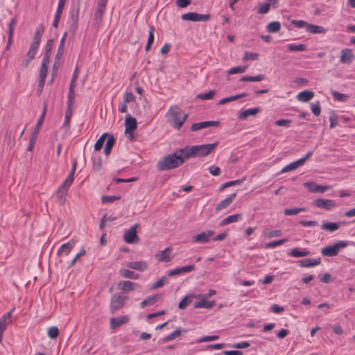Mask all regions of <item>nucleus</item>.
<instances>
[{
	"mask_svg": "<svg viewBox=\"0 0 355 355\" xmlns=\"http://www.w3.org/2000/svg\"><path fill=\"white\" fill-rule=\"evenodd\" d=\"M313 154L312 151H309L307 153V154L302 158L297 159V161H295V163L298 168L299 166L303 165L304 162L311 156Z\"/></svg>",
	"mask_w": 355,
	"mask_h": 355,
	"instance_id": "57",
	"label": "nucleus"
},
{
	"mask_svg": "<svg viewBox=\"0 0 355 355\" xmlns=\"http://www.w3.org/2000/svg\"><path fill=\"white\" fill-rule=\"evenodd\" d=\"M347 246V243L344 241H340L332 245H328L323 248L321 250L322 254L326 257L336 256L340 249Z\"/></svg>",
	"mask_w": 355,
	"mask_h": 355,
	"instance_id": "5",
	"label": "nucleus"
},
{
	"mask_svg": "<svg viewBox=\"0 0 355 355\" xmlns=\"http://www.w3.org/2000/svg\"><path fill=\"white\" fill-rule=\"evenodd\" d=\"M48 67L41 66L40 71L39 85L43 87L47 75Z\"/></svg>",
	"mask_w": 355,
	"mask_h": 355,
	"instance_id": "38",
	"label": "nucleus"
},
{
	"mask_svg": "<svg viewBox=\"0 0 355 355\" xmlns=\"http://www.w3.org/2000/svg\"><path fill=\"white\" fill-rule=\"evenodd\" d=\"M304 185L308 188L309 191L312 193H323L329 188L328 186L318 185L311 182L305 183Z\"/></svg>",
	"mask_w": 355,
	"mask_h": 355,
	"instance_id": "19",
	"label": "nucleus"
},
{
	"mask_svg": "<svg viewBox=\"0 0 355 355\" xmlns=\"http://www.w3.org/2000/svg\"><path fill=\"white\" fill-rule=\"evenodd\" d=\"M215 92L214 90H211L207 93L199 94L197 97L200 99H211L214 97Z\"/></svg>",
	"mask_w": 355,
	"mask_h": 355,
	"instance_id": "62",
	"label": "nucleus"
},
{
	"mask_svg": "<svg viewBox=\"0 0 355 355\" xmlns=\"http://www.w3.org/2000/svg\"><path fill=\"white\" fill-rule=\"evenodd\" d=\"M270 3H265L260 5L258 12L260 14H266L269 11L270 9Z\"/></svg>",
	"mask_w": 355,
	"mask_h": 355,
	"instance_id": "63",
	"label": "nucleus"
},
{
	"mask_svg": "<svg viewBox=\"0 0 355 355\" xmlns=\"http://www.w3.org/2000/svg\"><path fill=\"white\" fill-rule=\"evenodd\" d=\"M166 282L167 278L164 276L162 277L159 279H158L156 282L150 286V289H156L157 288H160L163 286Z\"/></svg>",
	"mask_w": 355,
	"mask_h": 355,
	"instance_id": "49",
	"label": "nucleus"
},
{
	"mask_svg": "<svg viewBox=\"0 0 355 355\" xmlns=\"http://www.w3.org/2000/svg\"><path fill=\"white\" fill-rule=\"evenodd\" d=\"M11 313L8 312L4 314L0 318V343L2 341L3 333L6 330L7 325L10 321Z\"/></svg>",
	"mask_w": 355,
	"mask_h": 355,
	"instance_id": "17",
	"label": "nucleus"
},
{
	"mask_svg": "<svg viewBox=\"0 0 355 355\" xmlns=\"http://www.w3.org/2000/svg\"><path fill=\"white\" fill-rule=\"evenodd\" d=\"M219 124L218 121H203L200 123H193L191 127V130L192 132H196L199 130L207 128L208 127L211 126H218Z\"/></svg>",
	"mask_w": 355,
	"mask_h": 355,
	"instance_id": "11",
	"label": "nucleus"
},
{
	"mask_svg": "<svg viewBox=\"0 0 355 355\" xmlns=\"http://www.w3.org/2000/svg\"><path fill=\"white\" fill-rule=\"evenodd\" d=\"M73 247V243H66L62 244L58 250L57 254L61 256L62 254L68 255Z\"/></svg>",
	"mask_w": 355,
	"mask_h": 355,
	"instance_id": "30",
	"label": "nucleus"
},
{
	"mask_svg": "<svg viewBox=\"0 0 355 355\" xmlns=\"http://www.w3.org/2000/svg\"><path fill=\"white\" fill-rule=\"evenodd\" d=\"M292 123L291 121L288 119H280L277 120L275 122V125L277 126H284L288 128L291 126V124Z\"/></svg>",
	"mask_w": 355,
	"mask_h": 355,
	"instance_id": "59",
	"label": "nucleus"
},
{
	"mask_svg": "<svg viewBox=\"0 0 355 355\" xmlns=\"http://www.w3.org/2000/svg\"><path fill=\"white\" fill-rule=\"evenodd\" d=\"M48 336L51 339L56 338L59 335V329L57 327H51L47 331Z\"/></svg>",
	"mask_w": 355,
	"mask_h": 355,
	"instance_id": "44",
	"label": "nucleus"
},
{
	"mask_svg": "<svg viewBox=\"0 0 355 355\" xmlns=\"http://www.w3.org/2000/svg\"><path fill=\"white\" fill-rule=\"evenodd\" d=\"M247 69L246 66H237L232 68H230L227 73L229 74H235V73H244Z\"/></svg>",
	"mask_w": 355,
	"mask_h": 355,
	"instance_id": "42",
	"label": "nucleus"
},
{
	"mask_svg": "<svg viewBox=\"0 0 355 355\" xmlns=\"http://www.w3.org/2000/svg\"><path fill=\"white\" fill-rule=\"evenodd\" d=\"M17 23L16 17H13L10 19L8 24V44L10 45L12 42L13 32L14 28Z\"/></svg>",
	"mask_w": 355,
	"mask_h": 355,
	"instance_id": "29",
	"label": "nucleus"
},
{
	"mask_svg": "<svg viewBox=\"0 0 355 355\" xmlns=\"http://www.w3.org/2000/svg\"><path fill=\"white\" fill-rule=\"evenodd\" d=\"M327 28L322 26H318L313 24L307 25L306 32L311 34H324L327 33Z\"/></svg>",
	"mask_w": 355,
	"mask_h": 355,
	"instance_id": "22",
	"label": "nucleus"
},
{
	"mask_svg": "<svg viewBox=\"0 0 355 355\" xmlns=\"http://www.w3.org/2000/svg\"><path fill=\"white\" fill-rule=\"evenodd\" d=\"M154 28L151 26L150 28L149 34H148V42L146 46V50L148 51L150 49V46L154 41Z\"/></svg>",
	"mask_w": 355,
	"mask_h": 355,
	"instance_id": "45",
	"label": "nucleus"
},
{
	"mask_svg": "<svg viewBox=\"0 0 355 355\" xmlns=\"http://www.w3.org/2000/svg\"><path fill=\"white\" fill-rule=\"evenodd\" d=\"M258 57H259V55L257 53L246 51V52H245L243 59L244 60H255L258 58Z\"/></svg>",
	"mask_w": 355,
	"mask_h": 355,
	"instance_id": "60",
	"label": "nucleus"
},
{
	"mask_svg": "<svg viewBox=\"0 0 355 355\" xmlns=\"http://www.w3.org/2000/svg\"><path fill=\"white\" fill-rule=\"evenodd\" d=\"M354 58V56L351 49H345L342 50L340 60L342 63H349Z\"/></svg>",
	"mask_w": 355,
	"mask_h": 355,
	"instance_id": "24",
	"label": "nucleus"
},
{
	"mask_svg": "<svg viewBox=\"0 0 355 355\" xmlns=\"http://www.w3.org/2000/svg\"><path fill=\"white\" fill-rule=\"evenodd\" d=\"M246 96H247L246 93H242L241 94H237V95H235V96H230V97H227V98H223L220 100V101L218 102V105H223V104L227 103L228 102L236 100V99L240 98L241 97H245Z\"/></svg>",
	"mask_w": 355,
	"mask_h": 355,
	"instance_id": "36",
	"label": "nucleus"
},
{
	"mask_svg": "<svg viewBox=\"0 0 355 355\" xmlns=\"http://www.w3.org/2000/svg\"><path fill=\"white\" fill-rule=\"evenodd\" d=\"M265 78L264 75L260 74L257 76H243L241 78V81H261Z\"/></svg>",
	"mask_w": 355,
	"mask_h": 355,
	"instance_id": "43",
	"label": "nucleus"
},
{
	"mask_svg": "<svg viewBox=\"0 0 355 355\" xmlns=\"http://www.w3.org/2000/svg\"><path fill=\"white\" fill-rule=\"evenodd\" d=\"M139 285L130 281H121L118 283V288L124 292H130L137 289Z\"/></svg>",
	"mask_w": 355,
	"mask_h": 355,
	"instance_id": "10",
	"label": "nucleus"
},
{
	"mask_svg": "<svg viewBox=\"0 0 355 355\" xmlns=\"http://www.w3.org/2000/svg\"><path fill=\"white\" fill-rule=\"evenodd\" d=\"M236 196V193H232L227 198H226L225 199H224L223 200L220 202L217 205V206L216 207V210L220 211V210L227 208L235 199Z\"/></svg>",
	"mask_w": 355,
	"mask_h": 355,
	"instance_id": "20",
	"label": "nucleus"
},
{
	"mask_svg": "<svg viewBox=\"0 0 355 355\" xmlns=\"http://www.w3.org/2000/svg\"><path fill=\"white\" fill-rule=\"evenodd\" d=\"M280 28H281V24L279 21H276L270 22L266 26L267 31L269 33H272L278 32L280 30Z\"/></svg>",
	"mask_w": 355,
	"mask_h": 355,
	"instance_id": "35",
	"label": "nucleus"
},
{
	"mask_svg": "<svg viewBox=\"0 0 355 355\" xmlns=\"http://www.w3.org/2000/svg\"><path fill=\"white\" fill-rule=\"evenodd\" d=\"M119 196H103L101 198V200L103 203H110L119 200Z\"/></svg>",
	"mask_w": 355,
	"mask_h": 355,
	"instance_id": "55",
	"label": "nucleus"
},
{
	"mask_svg": "<svg viewBox=\"0 0 355 355\" xmlns=\"http://www.w3.org/2000/svg\"><path fill=\"white\" fill-rule=\"evenodd\" d=\"M192 302V299L191 297L186 296L180 303L178 307L180 309H184L188 306L189 304Z\"/></svg>",
	"mask_w": 355,
	"mask_h": 355,
	"instance_id": "56",
	"label": "nucleus"
},
{
	"mask_svg": "<svg viewBox=\"0 0 355 355\" xmlns=\"http://www.w3.org/2000/svg\"><path fill=\"white\" fill-rule=\"evenodd\" d=\"M65 1H66V0H59L57 10H56L55 17H54L53 24V25L55 28L58 27Z\"/></svg>",
	"mask_w": 355,
	"mask_h": 355,
	"instance_id": "25",
	"label": "nucleus"
},
{
	"mask_svg": "<svg viewBox=\"0 0 355 355\" xmlns=\"http://www.w3.org/2000/svg\"><path fill=\"white\" fill-rule=\"evenodd\" d=\"M108 135H101L100 138L96 141L94 145V149L96 150H99L103 147V145L105 142V139L107 137Z\"/></svg>",
	"mask_w": 355,
	"mask_h": 355,
	"instance_id": "48",
	"label": "nucleus"
},
{
	"mask_svg": "<svg viewBox=\"0 0 355 355\" xmlns=\"http://www.w3.org/2000/svg\"><path fill=\"white\" fill-rule=\"evenodd\" d=\"M119 273L124 278L132 279H137L139 278L138 274L128 269H121Z\"/></svg>",
	"mask_w": 355,
	"mask_h": 355,
	"instance_id": "31",
	"label": "nucleus"
},
{
	"mask_svg": "<svg viewBox=\"0 0 355 355\" xmlns=\"http://www.w3.org/2000/svg\"><path fill=\"white\" fill-rule=\"evenodd\" d=\"M138 226L139 225L137 224H135V225L131 226L129 230L125 232L123 239L127 243H135L139 241V239L137 235V228Z\"/></svg>",
	"mask_w": 355,
	"mask_h": 355,
	"instance_id": "7",
	"label": "nucleus"
},
{
	"mask_svg": "<svg viewBox=\"0 0 355 355\" xmlns=\"http://www.w3.org/2000/svg\"><path fill=\"white\" fill-rule=\"evenodd\" d=\"M242 182H243V180H233V181L227 182L221 185L220 190L222 191L227 187L234 186V185L241 184Z\"/></svg>",
	"mask_w": 355,
	"mask_h": 355,
	"instance_id": "52",
	"label": "nucleus"
},
{
	"mask_svg": "<svg viewBox=\"0 0 355 355\" xmlns=\"http://www.w3.org/2000/svg\"><path fill=\"white\" fill-rule=\"evenodd\" d=\"M216 293V291L215 290L211 289L209 291L208 293L194 295L192 296V297L208 299L209 297L215 295Z\"/></svg>",
	"mask_w": 355,
	"mask_h": 355,
	"instance_id": "54",
	"label": "nucleus"
},
{
	"mask_svg": "<svg viewBox=\"0 0 355 355\" xmlns=\"http://www.w3.org/2000/svg\"><path fill=\"white\" fill-rule=\"evenodd\" d=\"M306 208L304 207H294L291 209H286L284 211V213L286 216H291V215H296L302 211H305Z\"/></svg>",
	"mask_w": 355,
	"mask_h": 355,
	"instance_id": "39",
	"label": "nucleus"
},
{
	"mask_svg": "<svg viewBox=\"0 0 355 355\" xmlns=\"http://www.w3.org/2000/svg\"><path fill=\"white\" fill-rule=\"evenodd\" d=\"M114 137L111 136V137H108V139L106 141L105 147L104 148V153L106 155H108L110 153L111 150L114 146Z\"/></svg>",
	"mask_w": 355,
	"mask_h": 355,
	"instance_id": "40",
	"label": "nucleus"
},
{
	"mask_svg": "<svg viewBox=\"0 0 355 355\" xmlns=\"http://www.w3.org/2000/svg\"><path fill=\"white\" fill-rule=\"evenodd\" d=\"M107 3V0H98L96 9L94 13L95 18L97 19H101L104 11L105 10V6Z\"/></svg>",
	"mask_w": 355,
	"mask_h": 355,
	"instance_id": "18",
	"label": "nucleus"
},
{
	"mask_svg": "<svg viewBox=\"0 0 355 355\" xmlns=\"http://www.w3.org/2000/svg\"><path fill=\"white\" fill-rule=\"evenodd\" d=\"M158 299H159V295H157L150 296V297L146 298L145 300H144L141 302V304H140L141 307L144 308L146 306L153 305L158 300Z\"/></svg>",
	"mask_w": 355,
	"mask_h": 355,
	"instance_id": "34",
	"label": "nucleus"
},
{
	"mask_svg": "<svg viewBox=\"0 0 355 355\" xmlns=\"http://www.w3.org/2000/svg\"><path fill=\"white\" fill-rule=\"evenodd\" d=\"M311 110L313 114L316 116L320 114L321 108L319 102L313 103L311 105Z\"/></svg>",
	"mask_w": 355,
	"mask_h": 355,
	"instance_id": "53",
	"label": "nucleus"
},
{
	"mask_svg": "<svg viewBox=\"0 0 355 355\" xmlns=\"http://www.w3.org/2000/svg\"><path fill=\"white\" fill-rule=\"evenodd\" d=\"M195 269L196 267L194 265L185 266L168 271V275L171 277L176 275H180L181 273L193 271Z\"/></svg>",
	"mask_w": 355,
	"mask_h": 355,
	"instance_id": "15",
	"label": "nucleus"
},
{
	"mask_svg": "<svg viewBox=\"0 0 355 355\" xmlns=\"http://www.w3.org/2000/svg\"><path fill=\"white\" fill-rule=\"evenodd\" d=\"M76 161H75L73 162V164L72 166L71 171H70L69 174L68 175L67 178L64 180L65 182H67V183L72 184V182H73V180H74V173L76 171Z\"/></svg>",
	"mask_w": 355,
	"mask_h": 355,
	"instance_id": "47",
	"label": "nucleus"
},
{
	"mask_svg": "<svg viewBox=\"0 0 355 355\" xmlns=\"http://www.w3.org/2000/svg\"><path fill=\"white\" fill-rule=\"evenodd\" d=\"M291 24L298 28H305L306 31L307 30V25L309 24V23L306 22L304 20L296 19L292 20Z\"/></svg>",
	"mask_w": 355,
	"mask_h": 355,
	"instance_id": "51",
	"label": "nucleus"
},
{
	"mask_svg": "<svg viewBox=\"0 0 355 355\" xmlns=\"http://www.w3.org/2000/svg\"><path fill=\"white\" fill-rule=\"evenodd\" d=\"M200 301L195 302L193 307L195 309L205 308L211 309L215 305L214 301H207V299L198 298Z\"/></svg>",
	"mask_w": 355,
	"mask_h": 355,
	"instance_id": "23",
	"label": "nucleus"
},
{
	"mask_svg": "<svg viewBox=\"0 0 355 355\" xmlns=\"http://www.w3.org/2000/svg\"><path fill=\"white\" fill-rule=\"evenodd\" d=\"M314 205L319 208H324L326 209H331L336 206L334 200L330 199L320 198L314 201Z\"/></svg>",
	"mask_w": 355,
	"mask_h": 355,
	"instance_id": "12",
	"label": "nucleus"
},
{
	"mask_svg": "<svg viewBox=\"0 0 355 355\" xmlns=\"http://www.w3.org/2000/svg\"><path fill=\"white\" fill-rule=\"evenodd\" d=\"M241 218V214H234V215L229 216L227 218L223 219L220 222V225L224 226L229 223H235Z\"/></svg>",
	"mask_w": 355,
	"mask_h": 355,
	"instance_id": "32",
	"label": "nucleus"
},
{
	"mask_svg": "<svg viewBox=\"0 0 355 355\" xmlns=\"http://www.w3.org/2000/svg\"><path fill=\"white\" fill-rule=\"evenodd\" d=\"M79 10L78 9L73 10L71 12V19L74 25H76L78 21Z\"/></svg>",
	"mask_w": 355,
	"mask_h": 355,
	"instance_id": "64",
	"label": "nucleus"
},
{
	"mask_svg": "<svg viewBox=\"0 0 355 355\" xmlns=\"http://www.w3.org/2000/svg\"><path fill=\"white\" fill-rule=\"evenodd\" d=\"M314 92L309 90H304L297 95V99L301 102H308L314 96Z\"/></svg>",
	"mask_w": 355,
	"mask_h": 355,
	"instance_id": "26",
	"label": "nucleus"
},
{
	"mask_svg": "<svg viewBox=\"0 0 355 355\" xmlns=\"http://www.w3.org/2000/svg\"><path fill=\"white\" fill-rule=\"evenodd\" d=\"M171 249L167 248L164 250L159 251L155 254V259L160 262H168L171 260L170 255Z\"/></svg>",
	"mask_w": 355,
	"mask_h": 355,
	"instance_id": "14",
	"label": "nucleus"
},
{
	"mask_svg": "<svg viewBox=\"0 0 355 355\" xmlns=\"http://www.w3.org/2000/svg\"><path fill=\"white\" fill-rule=\"evenodd\" d=\"M128 298V297L127 296L123 295L121 293H117L112 295L111 297L110 304V312L112 313H114L116 311L122 308L124 306Z\"/></svg>",
	"mask_w": 355,
	"mask_h": 355,
	"instance_id": "4",
	"label": "nucleus"
},
{
	"mask_svg": "<svg viewBox=\"0 0 355 355\" xmlns=\"http://www.w3.org/2000/svg\"><path fill=\"white\" fill-rule=\"evenodd\" d=\"M288 50L290 51H304L306 50V46L304 44H289L288 45Z\"/></svg>",
	"mask_w": 355,
	"mask_h": 355,
	"instance_id": "41",
	"label": "nucleus"
},
{
	"mask_svg": "<svg viewBox=\"0 0 355 355\" xmlns=\"http://www.w3.org/2000/svg\"><path fill=\"white\" fill-rule=\"evenodd\" d=\"M135 97L134 94H132V92H127L124 94L123 100L125 103H128L131 101H135Z\"/></svg>",
	"mask_w": 355,
	"mask_h": 355,
	"instance_id": "58",
	"label": "nucleus"
},
{
	"mask_svg": "<svg viewBox=\"0 0 355 355\" xmlns=\"http://www.w3.org/2000/svg\"><path fill=\"white\" fill-rule=\"evenodd\" d=\"M259 112V109L257 107L252 108V109H248V110L243 111L240 114L239 117L241 119H246L250 116L255 115Z\"/></svg>",
	"mask_w": 355,
	"mask_h": 355,
	"instance_id": "37",
	"label": "nucleus"
},
{
	"mask_svg": "<svg viewBox=\"0 0 355 355\" xmlns=\"http://www.w3.org/2000/svg\"><path fill=\"white\" fill-rule=\"evenodd\" d=\"M128 315H121L118 318H112L110 319V327L112 329H116L127 323L129 321Z\"/></svg>",
	"mask_w": 355,
	"mask_h": 355,
	"instance_id": "13",
	"label": "nucleus"
},
{
	"mask_svg": "<svg viewBox=\"0 0 355 355\" xmlns=\"http://www.w3.org/2000/svg\"><path fill=\"white\" fill-rule=\"evenodd\" d=\"M168 120L170 124L176 130H180L187 118L185 114L178 106H172L167 112Z\"/></svg>",
	"mask_w": 355,
	"mask_h": 355,
	"instance_id": "3",
	"label": "nucleus"
},
{
	"mask_svg": "<svg viewBox=\"0 0 355 355\" xmlns=\"http://www.w3.org/2000/svg\"><path fill=\"white\" fill-rule=\"evenodd\" d=\"M71 184L64 181L63 183L59 187L56 192V196L58 198V202L60 205H63L64 204L66 200L65 198Z\"/></svg>",
	"mask_w": 355,
	"mask_h": 355,
	"instance_id": "8",
	"label": "nucleus"
},
{
	"mask_svg": "<svg viewBox=\"0 0 355 355\" xmlns=\"http://www.w3.org/2000/svg\"><path fill=\"white\" fill-rule=\"evenodd\" d=\"M286 241H287V239H280V240H278V241H271L270 243H266L265 248H275L276 246H278V245L284 244Z\"/></svg>",
	"mask_w": 355,
	"mask_h": 355,
	"instance_id": "50",
	"label": "nucleus"
},
{
	"mask_svg": "<svg viewBox=\"0 0 355 355\" xmlns=\"http://www.w3.org/2000/svg\"><path fill=\"white\" fill-rule=\"evenodd\" d=\"M214 234L211 230H207L200 232L192 237V241L196 243H207L210 237Z\"/></svg>",
	"mask_w": 355,
	"mask_h": 355,
	"instance_id": "9",
	"label": "nucleus"
},
{
	"mask_svg": "<svg viewBox=\"0 0 355 355\" xmlns=\"http://www.w3.org/2000/svg\"><path fill=\"white\" fill-rule=\"evenodd\" d=\"M137 128V121L135 118L128 114L125 119V132L128 133L130 131H133Z\"/></svg>",
	"mask_w": 355,
	"mask_h": 355,
	"instance_id": "16",
	"label": "nucleus"
},
{
	"mask_svg": "<svg viewBox=\"0 0 355 355\" xmlns=\"http://www.w3.org/2000/svg\"><path fill=\"white\" fill-rule=\"evenodd\" d=\"M181 334V330L179 329H177L173 332H172L171 334H169L166 338L164 339L165 341H171L175 338L180 336Z\"/></svg>",
	"mask_w": 355,
	"mask_h": 355,
	"instance_id": "61",
	"label": "nucleus"
},
{
	"mask_svg": "<svg viewBox=\"0 0 355 355\" xmlns=\"http://www.w3.org/2000/svg\"><path fill=\"white\" fill-rule=\"evenodd\" d=\"M321 228L329 232H334L339 228V225L336 223L324 222L322 224Z\"/></svg>",
	"mask_w": 355,
	"mask_h": 355,
	"instance_id": "33",
	"label": "nucleus"
},
{
	"mask_svg": "<svg viewBox=\"0 0 355 355\" xmlns=\"http://www.w3.org/2000/svg\"><path fill=\"white\" fill-rule=\"evenodd\" d=\"M127 266L130 268L137 270L139 271H144L146 269L147 266L145 261H133L127 263Z\"/></svg>",
	"mask_w": 355,
	"mask_h": 355,
	"instance_id": "27",
	"label": "nucleus"
},
{
	"mask_svg": "<svg viewBox=\"0 0 355 355\" xmlns=\"http://www.w3.org/2000/svg\"><path fill=\"white\" fill-rule=\"evenodd\" d=\"M72 115V109L70 105H68L65 112L64 125L69 126L70 119Z\"/></svg>",
	"mask_w": 355,
	"mask_h": 355,
	"instance_id": "46",
	"label": "nucleus"
},
{
	"mask_svg": "<svg viewBox=\"0 0 355 355\" xmlns=\"http://www.w3.org/2000/svg\"><path fill=\"white\" fill-rule=\"evenodd\" d=\"M186 160L187 159L182 148L161 159L157 164V168L162 171L170 170L181 166Z\"/></svg>",
	"mask_w": 355,
	"mask_h": 355,
	"instance_id": "1",
	"label": "nucleus"
},
{
	"mask_svg": "<svg viewBox=\"0 0 355 355\" xmlns=\"http://www.w3.org/2000/svg\"><path fill=\"white\" fill-rule=\"evenodd\" d=\"M320 262H321V259L320 257L318 259H304L300 260L298 261L299 265L301 267H304V268H309V267L318 266L320 263Z\"/></svg>",
	"mask_w": 355,
	"mask_h": 355,
	"instance_id": "21",
	"label": "nucleus"
},
{
	"mask_svg": "<svg viewBox=\"0 0 355 355\" xmlns=\"http://www.w3.org/2000/svg\"><path fill=\"white\" fill-rule=\"evenodd\" d=\"M310 254V252L306 250H300L299 248H293L289 252L288 255L293 257H302Z\"/></svg>",
	"mask_w": 355,
	"mask_h": 355,
	"instance_id": "28",
	"label": "nucleus"
},
{
	"mask_svg": "<svg viewBox=\"0 0 355 355\" xmlns=\"http://www.w3.org/2000/svg\"><path fill=\"white\" fill-rule=\"evenodd\" d=\"M218 143L215 142L209 144L196 145L192 146H185L184 148L187 159L191 157H205L211 153Z\"/></svg>",
	"mask_w": 355,
	"mask_h": 355,
	"instance_id": "2",
	"label": "nucleus"
},
{
	"mask_svg": "<svg viewBox=\"0 0 355 355\" xmlns=\"http://www.w3.org/2000/svg\"><path fill=\"white\" fill-rule=\"evenodd\" d=\"M182 19L190 21H206L210 19V15L198 14L196 12H187L182 15Z\"/></svg>",
	"mask_w": 355,
	"mask_h": 355,
	"instance_id": "6",
	"label": "nucleus"
}]
</instances>
